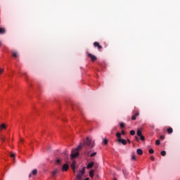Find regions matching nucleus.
<instances>
[{
  "label": "nucleus",
  "instance_id": "nucleus-1",
  "mask_svg": "<svg viewBox=\"0 0 180 180\" xmlns=\"http://www.w3.org/2000/svg\"><path fill=\"white\" fill-rule=\"evenodd\" d=\"M84 146H87V147H90V148H94L95 146V142L92 141L91 138L86 137V140L84 141V143H80L76 149L72 150L70 157L71 160H72V158H77L78 155H79V149L82 148Z\"/></svg>",
  "mask_w": 180,
  "mask_h": 180
},
{
  "label": "nucleus",
  "instance_id": "nucleus-2",
  "mask_svg": "<svg viewBox=\"0 0 180 180\" xmlns=\"http://www.w3.org/2000/svg\"><path fill=\"white\" fill-rule=\"evenodd\" d=\"M84 174H85V167H83L82 169L79 172L77 175V179L78 180L82 179V175H84Z\"/></svg>",
  "mask_w": 180,
  "mask_h": 180
},
{
  "label": "nucleus",
  "instance_id": "nucleus-3",
  "mask_svg": "<svg viewBox=\"0 0 180 180\" xmlns=\"http://www.w3.org/2000/svg\"><path fill=\"white\" fill-rule=\"evenodd\" d=\"M88 57H89V58H91V61L94 63V61H96L97 58L96 56L92 55L91 53H88Z\"/></svg>",
  "mask_w": 180,
  "mask_h": 180
},
{
  "label": "nucleus",
  "instance_id": "nucleus-4",
  "mask_svg": "<svg viewBox=\"0 0 180 180\" xmlns=\"http://www.w3.org/2000/svg\"><path fill=\"white\" fill-rule=\"evenodd\" d=\"M94 46L95 47H97V48H98V50H102V46H101V44H99V42L95 41V42L94 43Z\"/></svg>",
  "mask_w": 180,
  "mask_h": 180
},
{
  "label": "nucleus",
  "instance_id": "nucleus-5",
  "mask_svg": "<svg viewBox=\"0 0 180 180\" xmlns=\"http://www.w3.org/2000/svg\"><path fill=\"white\" fill-rule=\"evenodd\" d=\"M117 141L118 143H122V144H123L124 146H126V144H127V141H126V139H118Z\"/></svg>",
  "mask_w": 180,
  "mask_h": 180
},
{
  "label": "nucleus",
  "instance_id": "nucleus-6",
  "mask_svg": "<svg viewBox=\"0 0 180 180\" xmlns=\"http://www.w3.org/2000/svg\"><path fill=\"white\" fill-rule=\"evenodd\" d=\"M140 116V112H139L138 111L131 116V120H136V117Z\"/></svg>",
  "mask_w": 180,
  "mask_h": 180
},
{
  "label": "nucleus",
  "instance_id": "nucleus-7",
  "mask_svg": "<svg viewBox=\"0 0 180 180\" xmlns=\"http://www.w3.org/2000/svg\"><path fill=\"white\" fill-rule=\"evenodd\" d=\"M2 130H6V124H1L0 125V131H2Z\"/></svg>",
  "mask_w": 180,
  "mask_h": 180
},
{
  "label": "nucleus",
  "instance_id": "nucleus-8",
  "mask_svg": "<svg viewBox=\"0 0 180 180\" xmlns=\"http://www.w3.org/2000/svg\"><path fill=\"white\" fill-rule=\"evenodd\" d=\"M70 168V166H68V164H65L63 166L62 170L63 171H68V169Z\"/></svg>",
  "mask_w": 180,
  "mask_h": 180
},
{
  "label": "nucleus",
  "instance_id": "nucleus-9",
  "mask_svg": "<svg viewBox=\"0 0 180 180\" xmlns=\"http://www.w3.org/2000/svg\"><path fill=\"white\" fill-rule=\"evenodd\" d=\"M6 30L4 27H0V34H5Z\"/></svg>",
  "mask_w": 180,
  "mask_h": 180
},
{
  "label": "nucleus",
  "instance_id": "nucleus-10",
  "mask_svg": "<svg viewBox=\"0 0 180 180\" xmlns=\"http://www.w3.org/2000/svg\"><path fill=\"white\" fill-rule=\"evenodd\" d=\"M167 131L168 134H171L174 132V129H172V127H169L167 129Z\"/></svg>",
  "mask_w": 180,
  "mask_h": 180
},
{
  "label": "nucleus",
  "instance_id": "nucleus-11",
  "mask_svg": "<svg viewBox=\"0 0 180 180\" xmlns=\"http://www.w3.org/2000/svg\"><path fill=\"white\" fill-rule=\"evenodd\" d=\"M94 167V162H91L87 165V169H89V168H92Z\"/></svg>",
  "mask_w": 180,
  "mask_h": 180
},
{
  "label": "nucleus",
  "instance_id": "nucleus-12",
  "mask_svg": "<svg viewBox=\"0 0 180 180\" xmlns=\"http://www.w3.org/2000/svg\"><path fill=\"white\" fill-rule=\"evenodd\" d=\"M136 153L139 154V155H143V150L141 149H137Z\"/></svg>",
  "mask_w": 180,
  "mask_h": 180
},
{
  "label": "nucleus",
  "instance_id": "nucleus-13",
  "mask_svg": "<svg viewBox=\"0 0 180 180\" xmlns=\"http://www.w3.org/2000/svg\"><path fill=\"white\" fill-rule=\"evenodd\" d=\"M32 175H34V176H36L37 175V169H34L32 171Z\"/></svg>",
  "mask_w": 180,
  "mask_h": 180
},
{
  "label": "nucleus",
  "instance_id": "nucleus-14",
  "mask_svg": "<svg viewBox=\"0 0 180 180\" xmlns=\"http://www.w3.org/2000/svg\"><path fill=\"white\" fill-rule=\"evenodd\" d=\"M71 168L73 171H75V162H73L72 164H71Z\"/></svg>",
  "mask_w": 180,
  "mask_h": 180
},
{
  "label": "nucleus",
  "instance_id": "nucleus-15",
  "mask_svg": "<svg viewBox=\"0 0 180 180\" xmlns=\"http://www.w3.org/2000/svg\"><path fill=\"white\" fill-rule=\"evenodd\" d=\"M162 157H165V155H167V152L165 150H162L161 153H160Z\"/></svg>",
  "mask_w": 180,
  "mask_h": 180
},
{
  "label": "nucleus",
  "instance_id": "nucleus-16",
  "mask_svg": "<svg viewBox=\"0 0 180 180\" xmlns=\"http://www.w3.org/2000/svg\"><path fill=\"white\" fill-rule=\"evenodd\" d=\"M136 154L132 153V155H131V160H132L133 161H136Z\"/></svg>",
  "mask_w": 180,
  "mask_h": 180
},
{
  "label": "nucleus",
  "instance_id": "nucleus-17",
  "mask_svg": "<svg viewBox=\"0 0 180 180\" xmlns=\"http://www.w3.org/2000/svg\"><path fill=\"white\" fill-rule=\"evenodd\" d=\"M90 178H94V170H91L89 172Z\"/></svg>",
  "mask_w": 180,
  "mask_h": 180
},
{
  "label": "nucleus",
  "instance_id": "nucleus-18",
  "mask_svg": "<svg viewBox=\"0 0 180 180\" xmlns=\"http://www.w3.org/2000/svg\"><path fill=\"white\" fill-rule=\"evenodd\" d=\"M13 57H14V58H18V52H13Z\"/></svg>",
  "mask_w": 180,
  "mask_h": 180
},
{
  "label": "nucleus",
  "instance_id": "nucleus-19",
  "mask_svg": "<svg viewBox=\"0 0 180 180\" xmlns=\"http://www.w3.org/2000/svg\"><path fill=\"white\" fill-rule=\"evenodd\" d=\"M116 136H117V139H122L121 137H122V134H120V132H117V134H116Z\"/></svg>",
  "mask_w": 180,
  "mask_h": 180
},
{
  "label": "nucleus",
  "instance_id": "nucleus-20",
  "mask_svg": "<svg viewBox=\"0 0 180 180\" xmlns=\"http://www.w3.org/2000/svg\"><path fill=\"white\" fill-rule=\"evenodd\" d=\"M58 171L57 169H55L53 172H52V176H56V174H57Z\"/></svg>",
  "mask_w": 180,
  "mask_h": 180
},
{
  "label": "nucleus",
  "instance_id": "nucleus-21",
  "mask_svg": "<svg viewBox=\"0 0 180 180\" xmlns=\"http://www.w3.org/2000/svg\"><path fill=\"white\" fill-rule=\"evenodd\" d=\"M137 136H139V137H140L141 136H143L141 130L137 131Z\"/></svg>",
  "mask_w": 180,
  "mask_h": 180
},
{
  "label": "nucleus",
  "instance_id": "nucleus-22",
  "mask_svg": "<svg viewBox=\"0 0 180 180\" xmlns=\"http://www.w3.org/2000/svg\"><path fill=\"white\" fill-rule=\"evenodd\" d=\"M130 134H131V136H134V134H136V131L134 130H131Z\"/></svg>",
  "mask_w": 180,
  "mask_h": 180
},
{
  "label": "nucleus",
  "instance_id": "nucleus-23",
  "mask_svg": "<svg viewBox=\"0 0 180 180\" xmlns=\"http://www.w3.org/2000/svg\"><path fill=\"white\" fill-rule=\"evenodd\" d=\"M103 143L104 146H106V144H108V141L106 139H105L103 140Z\"/></svg>",
  "mask_w": 180,
  "mask_h": 180
},
{
  "label": "nucleus",
  "instance_id": "nucleus-24",
  "mask_svg": "<svg viewBox=\"0 0 180 180\" xmlns=\"http://www.w3.org/2000/svg\"><path fill=\"white\" fill-rule=\"evenodd\" d=\"M155 144L156 146H160V144H161V142L160 141V140H156Z\"/></svg>",
  "mask_w": 180,
  "mask_h": 180
},
{
  "label": "nucleus",
  "instance_id": "nucleus-25",
  "mask_svg": "<svg viewBox=\"0 0 180 180\" xmlns=\"http://www.w3.org/2000/svg\"><path fill=\"white\" fill-rule=\"evenodd\" d=\"M149 154H154V150L153 149H149Z\"/></svg>",
  "mask_w": 180,
  "mask_h": 180
},
{
  "label": "nucleus",
  "instance_id": "nucleus-26",
  "mask_svg": "<svg viewBox=\"0 0 180 180\" xmlns=\"http://www.w3.org/2000/svg\"><path fill=\"white\" fill-rule=\"evenodd\" d=\"M120 126V127H122V129H123L125 125H124V123L121 122Z\"/></svg>",
  "mask_w": 180,
  "mask_h": 180
},
{
  "label": "nucleus",
  "instance_id": "nucleus-27",
  "mask_svg": "<svg viewBox=\"0 0 180 180\" xmlns=\"http://www.w3.org/2000/svg\"><path fill=\"white\" fill-rule=\"evenodd\" d=\"M139 137H140V139H141V140L142 141H144V140H145L144 136L141 135V136H139Z\"/></svg>",
  "mask_w": 180,
  "mask_h": 180
},
{
  "label": "nucleus",
  "instance_id": "nucleus-28",
  "mask_svg": "<svg viewBox=\"0 0 180 180\" xmlns=\"http://www.w3.org/2000/svg\"><path fill=\"white\" fill-rule=\"evenodd\" d=\"M96 155V152H94L90 155V157H95Z\"/></svg>",
  "mask_w": 180,
  "mask_h": 180
},
{
  "label": "nucleus",
  "instance_id": "nucleus-29",
  "mask_svg": "<svg viewBox=\"0 0 180 180\" xmlns=\"http://www.w3.org/2000/svg\"><path fill=\"white\" fill-rule=\"evenodd\" d=\"M160 139H161V140H165V136L161 135V136H160Z\"/></svg>",
  "mask_w": 180,
  "mask_h": 180
},
{
  "label": "nucleus",
  "instance_id": "nucleus-30",
  "mask_svg": "<svg viewBox=\"0 0 180 180\" xmlns=\"http://www.w3.org/2000/svg\"><path fill=\"white\" fill-rule=\"evenodd\" d=\"M10 157H11V158H14V160H15V153H11V155H10Z\"/></svg>",
  "mask_w": 180,
  "mask_h": 180
},
{
  "label": "nucleus",
  "instance_id": "nucleus-31",
  "mask_svg": "<svg viewBox=\"0 0 180 180\" xmlns=\"http://www.w3.org/2000/svg\"><path fill=\"white\" fill-rule=\"evenodd\" d=\"M60 162H61V160L60 159H57L56 163L60 164Z\"/></svg>",
  "mask_w": 180,
  "mask_h": 180
},
{
  "label": "nucleus",
  "instance_id": "nucleus-32",
  "mask_svg": "<svg viewBox=\"0 0 180 180\" xmlns=\"http://www.w3.org/2000/svg\"><path fill=\"white\" fill-rule=\"evenodd\" d=\"M63 155H65V157H68V154L66 151L63 152Z\"/></svg>",
  "mask_w": 180,
  "mask_h": 180
},
{
  "label": "nucleus",
  "instance_id": "nucleus-33",
  "mask_svg": "<svg viewBox=\"0 0 180 180\" xmlns=\"http://www.w3.org/2000/svg\"><path fill=\"white\" fill-rule=\"evenodd\" d=\"M121 134H122V136H124V134H126V132L124 131V130H122L121 131Z\"/></svg>",
  "mask_w": 180,
  "mask_h": 180
},
{
  "label": "nucleus",
  "instance_id": "nucleus-34",
  "mask_svg": "<svg viewBox=\"0 0 180 180\" xmlns=\"http://www.w3.org/2000/svg\"><path fill=\"white\" fill-rule=\"evenodd\" d=\"M1 141H5V140H6L5 136H2V137L1 138Z\"/></svg>",
  "mask_w": 180,
  "mask_h": 180
},
{
  "label": "nucleus",
  "instance_id": "nucleus-35",
  "mask_svg": "<svg viewBox=\"0 0 180 180\" xmlns=\"http://www.w3.org/2000/svg\"><path fill=\"white\" fill-rule=\"evenodd\" d=\"M150 160H151V161H155V158H154V157L153 156H152L151 158H150Z\"/></svg>",
  "mask_w": 180,
  "mask_h": 180
},
{
  "label": "nucleus",
  "instance_id": "nucleus-36",
  "mask_svg": "<svg viewBox=\"0 0 180 180\" xmlns=\"http://www.w3.org/2000/svg\"><path fill=\"white\" fill-rule=\"evenodd\" d=\"M2 72H4V70L0 68V74H1Z\"/></svg>",
  "mask_w": 180,
  "mask_h": 180
},
{
  "label": "nucleus",
  "instance_id": "nucleus-37",
  "mask_svg": "<svg viewBox=\"0 0 180 180\" xmlns=\"http://www.w3.org/2000/svg\"><path fill=\"white\" fill-rule=\"evenodd\" d=\"M135 139H136V140H137V141H139V139L138 136H135Z\"/></svg>",
  "mask_w": 180,
  "mask_h": 180
},
{
  "label": "nucleus",
  "instance_id": "nucleus-38",
  "mask_svg": "<svg viewBox=\"0 0 180 180\" xmlns=\"http://www.w3.org/2000/svg\"><path fill=\"white\" fill-rule=\"evenodd\" d=\"M29 178H32V173L29 174Z\"/></svg>",
  "mask_w": 180,
  "mask_h": 180
},
{
  "label": "nucleus",
  "instance_id": "nucleus-39",
  "mask_svg": "<svg viewBox=\"0 0 180 180\" xmlns=\"http://www.w3.org/2000/svg\"><path fill=\"white\" fill-rule=\"evenodd\" d=\"M127 141H128V143H131V141H130V139H127Z\"/></svg>",
  "mask_w": 180,
  "mask_h": 180
},
{
  "label": "nucleus",
  "instance_id": "nucleus-40",
  "mask_svg": "<svg viewBox=\"0 0 180 180\" xmlns=\"http://www.w3.org/2000/svg\"><path fill=\"white\" fill-rule=\"evenodd\" d=\"M2 46V43L0 41V47Z\"/></svg>",
  "mask_w": 180,
  "mask_h": 180
},
{
  "label": "nucleus",
  "instance_id": "nucleus-41",
  "mask_svg": "<svg viewBox=\"0 0 180 180\" xmlns=\"http://www.w3.org/2000/svg\"><path fill=\"white\" fill-rule=\"evenodd\" d=\"M123 174H124V170H122Z\"/></svg>",
  "mask_w": 180,
  "mask_h": 180
},
{
  "label": "nucleus",
  "instance_id": "nucleus-42",
  "mask_svg": "<svg viewBox=\"0 0 180 180\" xmlns=\"http://www.w3.org/2000/svg\"><path fill=\"white\" fill-rule=\"evenodd\" d=\"M114 180H117V179L115 178Z\"/></svg>",
  "mask_w": 180,
  "mask_h": 180
},
{
  "label": "nucleus",
  "instance_id": "nucleus-43",
  "mask_svg": "<svg viewBox=\"0 0 180 180\" xmlns=\"http://www.w3.org/2000/svg\"><path fill=\"white\" fill-rule=\"evenodd\" d=\"M73 172H75V170H73Z\"/></svg>",
  "mask_w": 180,
  "mask_h": 180
},
{
  "label": "nucleus",
  "instance_id": "nucleus-44",
  "mask_svg": "<svg viewBox=\"0 0 180 180\" xmlns=\"http://www.w3.org/2000/svg\"><path fill=\"white\" fill-rule=\"evenodd\" d=\"M20 141H23V140H22V139H21V140H20Z\"/></svg>",
  "mask_w": 180,
  "mask_h": 180
}]
</instances>
